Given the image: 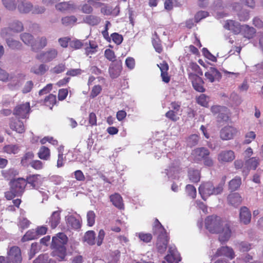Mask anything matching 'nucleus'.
Instances as JSON below:
<instances>
[{
	"instance_id": "nucleus-53",
	"label": "nucleus",
	"mask_w": 263,
	"mask_h": 263,
	"mask_svg": "<svg viewBox=\"0 0 263 263\" xmlns=\"http://www.w3.org/2000/svg\"><path fill=\"white\" fill-rule=\"evenodd\" d=\"M256 138L255 132L251 131L248 132L245 136V143L249 144Z\"/></svg>"
},
{
	"instance_id": "nucleus-7",
	"label": "nucleus",
	"mask_w": 263,
	"mask_h": 263,
	"mask_svg": "<svg viewBox=\"0 0 263 263\" xmlns=\"http://www.w3.org/2000/svg\"><path fill=\"white\" fill-rule=\"evenodd\" d=\"M58 53V52L57 49L50 48L46 51L42 52L37 54L36 58L42 62L48 63L55 59Z\"/></svg>"
},
{
	"instance_id": "nucleus-40",
	"label": "nucleus",
	"mask_w": 263,
	"mask_h": 263,
	"mask_svg": "<svg viewBox=\"0 0 263 263\" xmlns=\"http://www.w3.org/2000/svg\"><path fill=\"white\" fill-rule=\"evenodd\" d=\"M21 39L24 43V44L30 45L31 47V45L34 43V39L33 36L28 33H24L21 34Z\"/></svg>"
},
{
	"instance_id": "nucleus-10",
	"label": "nucleus",
	"mask_w": 263,
	"mask_h": 263,
	"mask_svg": "<svg viewBox=\"0 0 263 263\" xmlns=\"http://www.w3.org/2000/svg\"><path fill=\"white\" fill-rule=\"evenodd\" d=\"M238 130L234 127L226 126L223 127L220 132V137L223 140L233 139L237 134Z\"/></svg>"
},
{
	"instance_id": "nucleus-64",
	"label": "nucleus",
	"mask_w": 263,
	"mask_h": 263,
	"mask_svg": "<svg viewBox=\"0 0 263 263\" xmlns=\"http://www.w3.org/2000/svg\"><path fill=\"white\" fill-rule=\"evenodd\" d=\"M125 64L129 69H133L135 65V62L134 58L128 57L126 59Z\"/></svg>"
},
{
	"instance_id": "nucleus-3",
	"label": "nucleus",
	"mask_w": 263,
	"mask_h": 263,
	"mask_svg": "<svg viewBox=\"0 0 263 263\" xmlns=\"http://www.w3.org/2000/svg\"><path fill=\"white\" fill-rule=\"evenodd\" d=\"M153 233L157 236L156 247L158 252L163 253L165 251L167 245V236L164 228L157 219L156 220L153 228Z\"/></svg>"
},
{
	"instance_id": "nucleus-62",
	"label": "nucleus",
	"mask_w": 263,
	"mask_h": 263,
	"mask_svg": "<svg viewBox=\"0 0 263 263\" xmlns=\"http://www.w3.org/2000/svg\"><path fill=\"white\" fill-rule=\"evenodd\" d=\"M82 70L81 69H70L68 70L66 74L72 77L77 76L81 74Z\"/></svg>"
},
{
	"instance_id": "nucleus-37",
	"label": "nucleus",
	"mask_w": 263,
	"mask_h": 263,
	"mask_svg": "<svg viewBox=\"0 0 263 263\" xmlns=\"http://www.w3.org/2000/svg\"><path fill=\"white\" fill-rule=\"evenodd\" d=\"M241 30L243 31L244 36L248 39H251L253 37L254 34L255 33V29L253 28L249 27L248 25L242 26Z\"/></svg>"
},
{
	"instance_id": "nucleus-23",
	"label": "nucleus",
	"mask_w": 263,
	"mask_h": 263,
	"mask_svg": "<svg viewBox=\"0 0 263 263\" xmlns=\"http://www.w3.org/2000/svg\"><path fill=\"white\" fill-rule=\"evenodd\" d=\"M110 201L112 204L119 209H124L122 197L119 194L115 193L109 196Z\"/></svg>"
},
{
	"instance_id": "nucleus-5",
	"label": "nucleus",
	"mask_w": 263,
	"mask_h": 263,
	"mask_svg": "<svg viewBox=\"0 0 263 263\" xmlns=\"http://www.w3.org/2000/svg\"><path fill=\"white\" fill-rule=\"evenodd\" d=\"M22 260L21 250L17 246H13L8 250L6 257L0 256V263H21Z\"/></svg>"
},
{
	"instance_id": "nucleus-9",
	"label": "nucleus",
	"mask_w": 263,
	"mask_h": 263,
	"mask_svg": "<svg viewBox=\"0 0 263 263\" xmlns=\"http://www.w3.org/2000/svg\"><path fill=\"white\" fill-rule=\"evenodd\" d=\"M30 104L28 102L18 105L14 109V115L21 118H28L30 111Z\"/></svg>"
},
{
	"instance_id": "nucleus-35",
	"label": "nucleus",
	"mask_w": 263,
	"mask_h": 263,
	"mask_svg": "<svg viewBox=\"0 0 263 263\" xmlns=\"http://www.w3.org/2000/svg\"><path fill=\"white\" fill-rule=\"evenodd\" d=\"M49 69L48 66L44 64H40L39 66H35L31 68V71L37 74H43Z\"/></svg>"
},
{
	"instance_id": "nucleus-8",
	"label": "nucleus",
	"mask_w": 263,
	"mask_h": 263,
	"mask_svg": "<svg viewBox=\"0 0 263 263\" xmlns=\"http://www.w3.org/2000/svg\"><path fill=\"white\" fill-rule=\"evenodd\" d=\"M235 158V153L232 150L222 151L217 155V160L221 164L232 162Z\"/></svg>"
},
{
	"instance_id": "nucleus-19",
	"label": "nucleus",
	"mask_w": 263,
	"mask_h": 263,
	"mask_svg": "<svg viewBox=\"0 0 263 263\" xmlns=\"http://www.w3.org/2000/svg\"><path fill=\"white\" fill-rule=\"evenodd\" d=\"M47 45V39L45 36L38 37L34 41V43L31 45V49L34 51L42 49Z\"/></svg>"
},
{
	"instance_id": "nucleus-21",
	"label": "nucleus",
	"mask_w": 263,
	"mask_h": 263,
	"mask_svg": "<svg viewBox=\"0 0 263 263\" xmlns=\"http://www.w3.org/2000/svg\"><path fill=\"white\" fill-rule=\"evenodd\" d=\"M216 255L217 256H224L230 259H232L235 257V254L233 249L229 247H222L217 250Z\"/></svg>"
},
{
	"instance_id": "nucleus-48",
	"label": "nucleus",
	"mask_w": 263,
	"mask_h": 263,
	"mask_svg": "<svg viewBox=\"0 0 263 263\" xmlns=\"http://www.w3.org/2000/svg\"><path fill=\"white\" fill-rule=\"evenodd\" d=\"M3 5L8 10H13L16 8V4L14 0H2Z\"/></svg>"
},
{
	"instance_id": "nucleus-54",
	"label": "nucleus",
	"mask_w": 263,
	"mask_h": 263,
	"mask_svg": "<svg viewBox=\"0 0 263 263\" xmlns=\"http://www.w3.org/2000/svg\"><path fill=\"white\" fill-rule=\"evenodd\" d=\"M30 224V221L24 217H20L18 226L23 229L27 228Z\"/></svg>"
},
{
	"instance_id": "nucleus-59",
	"label": "nucleus",
	"mask_w": 263,
	"mask_h": 263,
	"mask_svg": "<svg viewBox=\"0 0 263 263\" xmlns=\"http://www.w3.org/2000/svg\"><path fill=\"white\" fill-rule=\"evenodd\" d=\"M102 87L100 85H95L92 89L90 93V97L95 98L97 97L101 91Z\"/></svg>"
},
{
	"instance_id": "nucleus-24",
	"label": "nucleus",
	"mask_w": 263,
	"mask_h": 263,
	"mask_svg": "<svg viewBox=\"0 0 263 263\" xmlns=\"http://www.w3.org/2000/svg\"><path fill=\"white\" fill-rule=\"evenodd\" d=\"M85 54L87 55L93 54L97 51L98 46L96 42L89 41L88 42L84 43Z\"/></svg>"
},
{
	"instance_id": "nucleus-39",
	"label": "nucleus",
	"mask_w": 263,
	"mask_h": 263,
	"mask_svg": "<svg viewBox=\"0 0 263 263\" xmlns=\"http://www.w3.org/2000/svg\"><path fill=\"white\" fill-rule=\"evenodd\" d=\"M6 39L8 46L13 49H20L22 47V44L18 41L12 39H8L7 37H4Z\"/></svg>"
},
{
	"instance_id": "nucleus-55",
	"label": "nucleus",
	"mask_w": 263,
	"mask_h": 263,
	"mask_svg": "<svg viewBox=\"0 0 263 263\" xmlns=\"http://www.w3.org/2000/svg\"><path fill=\"white\" fill-rule=\"evenodd\" d=\"M111 38L113 42L117 45H120L123 41V37L118 33H114L111 34Z\"/></svg>"
},
{
	"instance_id": "nucleus-14",
	"label": "nucleus",
	"mask_w": 263,
	"mask_h": 263,
	"mask_svg": "<svg viewBox=\"0 0 263 263\" xmlns=\"http://www.w3.org/2000/svg\"><path fill=\"white\" fill-rule=\"evenodd\" d=\"M26 184V179L20 178L12 182L11 189L16 194L20 195L24 192Z\"/></svg>"
},
{
	"instance_id": "nucleus-20",
	"label": "nucleus",
	"mask_w": 263,
	"mask_h": 263,
	"mask_svg": "<svg viewBox=\"0 0 263 263\" xmlns=\"http://www.w3.org/2000/svg\"><path fill=\"white\" fill-rule=\"evenodd\" d=\"M211 110L214 114H219L218 117L223 120H226L228 118V109L225 107L213 106L211 107Z\"/></svg>"
},
{
	"instance_id": "nucleus-61",
	"label": "nucleus",
	"mask_w": 263,
	"mask_h": 263,
	"mask_svg": "<svg viewBox=\"0 0 263 263\" xmlns=\"http://www.w3.org/2000/svg\"><path fill=\"white\" fill-rule=\"evenodd\" d=\"M49 179L55 185L60 184L63 181V178L58 175H53L50 177Z\"/></svg>"
},
{
	"instance_id": "nucleus-31",
	"label": "nucleus",
	"mask_w": 263,
	"mask_h": 263,
	"mask_svg": "<svg viewBox=\"0 0 263 263\" xmlns=\"http://www.w3.org/2000/svg\"><path fill=\"white\" fill-rule=\"evenodd\" d=\"M57 10L61 11H69L75 8V6L70 2H62L57 4L56 6Z\"/></svg>"
},
{
	"instance_id": "nucleus-13",
	"label": "nucleus",
	"mask_w": 263,
	"mask_h": 263,
	"mask_svg": "<svg viewBox=\"0 0 263 263\" xmlns=\"http://www.w3.org/2000/svg\"><path fill=\"white\" fill-rule=\"evenodd\" d=\"M26 183L29 184L33 189H37L43 182V178L39 174L30 175L27 177Z\"/></svg>"
},
{
	"instance_id": "nucleus-34",
	"label": "nucleus",
	"mask_w": 263,
	"mask_h": 263,
	"mask_svg": "<svg viewBox=\"0 0 263 263\" xmlns=\"http://www.w3.org/2000/svg\"><path fill=\"white\" fill-rule=\"evenodd\" d=\"M96 234L93 231L86 232L84 236V241L89 245H93L95 243Z\"/></svg>"
},
{
	"instance_id": "nucleus-11",
	"label": "nucleus",
	"mask_w": 263,
	"mask_h": 263,
	"mask_svg": "<svg viewBox=\"0 0 263 263\" xmlns=\"http://www.w3.org/2000/svg\"><path fill=\"white\" fill-rule=\"evenodd\" d=\"M210 154L209 151L204 147L197 148L192 152L191 156L192 159L196 162L203 160L204 158Z\"/></svg>"
},
{
	"instance_id": "nucleus-47",
	"label": "nucleus",
	"mask_w": 263,
	"mask_h": 263,
	"mask_svg": "<svg viewBox=\"0 0 263 263\" xmlns=\"http://www.w3.org/2000/svg\"><path fill=\"white\" fill-rule=\"evenodd\" d=\"M185 191L189 196L192 198H195L196 196V188L191 184H188L186 186Z\"/></svg>"
},
{
	"instance_id": "nucleus-33",
	"label": "nucleus",
	"mask_w": 263,
	"mask_h": 263,
	"mask_svg": "<svg viewBox=\"0 0 263 263\" xmlns=\"http://www.w3.org/2000/svg\"><path fill=\"white\" fill-rule=\"evenodd\" d=\"M188 175L189 179L192 182H198L200 180V174L197 170L190 169Z\"/></svg>"
},
{
	"instance_id": "nucleus-58",
	"label": "nucleus",
	"mask_w": 263,
	"mask_h": 263,
	"mask_svg": "<svg viewBox=\"0 0 263 263\" xmlns=\"http://www.w3.org/2000/svg\"><path fill=\"white\" fill-rule=\"evenodd\" d=\"M34 155L32 152L26 153L22 158L21 163L25 165L27 164V161L33 158Z\"/></svg>"
},
{
	"instance_id": "nucleus-15",
	"label": "nucleus",
	"mask_w": 263,
	"mask_h": 263,
	"mask_svg": "<svg viewBox=\"0 0 263 263\" xmlns=\"http://www.w3.org/2000/svg\"><path fill=\"white\" fill-rule=\"evenodd\" d=\"M206 79L209 82L213 83L215 81H219L221 74L220 72L215 68L211 67L204 74Z\"/></svg>"
},
{
	"instance_id": "nucleus-32",
	"label": "nucleus",
	"mask_w": 263,
	"mask_h": 263,
	"mask_svg": "<svg viewBox=\"0 0 263 263\" xmlns=\"http://www.w3.org/2000/svg\"><path fill=\"white\" fill-rule=\"evenodd\" d=\"M101 18L95 15H87L84 18V22L91 26L97 25L100 23Z\"/></svg>"
},
{
	"instance_id": "nucleus-25",
	"label": "nucleus",
	"mask_w": 263,
	"mask_h": 263,
	"mask_svg": "<svg viewBox=\"0 0 263 263\" xmlns=\"http://www.w3.org/2000/svg\"><path fill=\"white\" fill-rule=\"evenodd\" d=\"M227 199L229 203L234 206H237L240 204L242 200V197L237 193L229 194Z\"/></svg>"
},
{
	"instance_id": "nucleus-18",
	"label": "nucleus",
	"mask_w": 263,
	"mask_h": 263,
	"mask_svg": "<svg viewBox=\"0 0 263 263\" xmlns=\"http://www.w3.org/2000/svg\"><path fill=\"white\" fill-rule=\"evenodd\" d=\"M223 27L226 29L231 30L235 34H238L242 28L239 23L232 20H227Z\"/></svg>"
},
{
	"instance_id": "nucleus-41",
	"label": "nucleus",
	"mask_w": 263,
	"mask_h": 263,
	"mask_svg": "<svg viewBox=\"0 0 263 263\" xmlns=\"http://www.w3.org/2000/svg\"><path fill=\"white\" fill-rule=\"evenodd\" d=\"M259 159L256 157H252L246 161V164L250 169L255 170L259 164Z\"/></svg>"
},
{
	"instance_id": "nucleus-16",
	"label": "nucleus",
	"mask_w": 263,
	"mask_h": 263,
	"mask_svg": "<svg viewBox=\"0 0 263 263\" xmlns=\"http://www.w3.org/2000/svg\"><path fill=\"white\" fill-rule=\"evenodd\" d=\"M251 219V214L249 210L246 206H242L240 209L239 220L241 223L244 224H248Z\"/></svg>"
},
{
	"instance_id": "nucleus-63",
	"label": "nucleus",
	"mask_w": 263,
	"mask_h": 263,
	"mask_svg": "<svg viewBox=\"0 0 263 263\" xmlns=\"http://www.w3.org/2000/svg\"><path fill=\"white\" fill-rule=\"evenodd\" d=\"M189 78L192 81V84L197 82H202V79L200 77L192 72L189 73Z\"/></svg>"
},
{
	"instance_id": "nucleus-60",
	"label": "nucleus",
	"mask_w": 263,
	"mask_h": 263,
	"mask_svg": "<svg viewBox=\"0 0 263 263\" xmlns=\"http://www.w3.org/2000/svg\"><path fill=\"white\" fill-rule=\"evenodd\" d=\"M30 164L32 168L37 170L43 167V163L40 160H33L30 162Z\"/></svg>"
},
{
	"instance_id": "nucleus-38",
	"label": "nucleus",
	"mask_w": 263,
	"mask_h": 263,
	"mask_svg": "<svg viewBox=\"0 0 263 263\" xmlns=\"http://www.w3.org/2000/svg\"><path fill=\"white\" fill-rule=\"evenodd\" d=\"M37 236L36 232L33 229L28 231L22 238L23 242L37 239Z\"/></svg>"
},
{
	"instance_id": "nucleus-27",
	"label": "nucleus",
	"mask_w": 263,
	"mask_h": 263,
	"mask_svg": "<svg viewBox=\"0 0 263 263\" xmlns=\"http://www.w3.org/2000/svg\"><path fill=\"white\" fill-rule=\"evenodd\" d=\"M66 222L69 227L76 230L80 229L81 226L79 220L72 215L66 217Z\"/></svg>"
},
{
	"instance_id": "nucleus-51",
	"label": "nucleus",
	"mask_w": 263,
	"mask_h": 263,
	"mask_svg": "<svg viewBox=\"0 0 263 263\" xmlns=\"http://www.w3.org/2000/svg\"><path fill=\"white\" fill-rule=\"evenodd\" d=\"M56 102V97L55 95L50 94L45 99V103L47 106H53Z\"/></svg>"
},
{
	"instance_id": "nucleus-50",
	"label": "nucleus",
	"mask_w": 263,
	"mask_h": 263,
	"mask_svg": "<svg viewBox=\"0 0 263 263\" xmlns=\"http://www.w3.org/2000/svg\"><path fill=\"white\" fill-rule=\"evenodd\" d=\"M105 57L110 61L114 62L116 60L115 52L110 49H107L104 52Z\"/></svg>"
},
{
	"instance_id": "nucleus-22",
	"label": "nucleus",
	"mask_w": 263,
	"mask_h": 263,
	"mask_svg": "<svg viewBox=\"0 0 263 263\" xmlns=\"http://www.w3.org/2000/svg\"><path fill=\"white\" fill-rule=\"evenodd\" d=\"M9 126L11 129L19 134H22L25 131L23 123L19 120H12L9 124Z\"/></svg>"
},
{
	"instance_id": "nucleus-49",
	"label": "nucleus",
	"mask_w": 263,
	"mask_h": 263,
	"mask_svg": "<svg viewBox=\"0 0 263 263\" xmlns=\"http://www.w3.org/2000/svg\"><path fill=\"white\" fill-rule=\"evenodd\" d=\"M66 69V66L65 64L60 63L58 65L54 66L53 68L51 69V71L53 73L59 74L62 73Z\"/></svg>"
},
{
	"instance_id": "nucleus-2",
	"label": "nucleus",
	"mask_w": 263,
	"mask_h": 263,
	"mask_svg": "<svg viewBox=\"0 0 263 263\" xmlns=\"http://www.w3.org/2000/svg\"><path fill=\"white\" fill-rule=\"evenodd\" d=\"M68 241L67 236L63 233H59L52 239L51 248L54 249L52 252L53 256H57L59 261L63 260L66 255L65 245Z\"/></svg>"
},
{
	"instance_id": "nucleus-26",
	"label": "nucleus",
	"mask_w": 263,
	"mask_h": 263,
	"mask_svg": "<svg viewBox=\"0 0 263 263\" xmlns=\"http://www.w3.org/2000/svg\"><path fill=\"white\" fill-rule=\"evenodd\" d=\"M17 8L21 13H28L32 11L33 5L30 2L24 1L18 4Z\"/></svg>"
},
{
	"instance_id": "nucleus-1",
	"label": "nucleus",
	"mask_w": 263,
	"mask_h": 263,
	"mask_svg": "<svg viewBox=\"0 0 263 263\" xmlns=\"http://www.w3.org/2000/svg\"><path fill=\"white\" fill-rule=\"evenodd\" d=\"M205 228L212 233H219V240L221 242L227 241L231 237V231L229 225L220 217L212 215L205 220Z\"/></svg>"
},
{
	"instance_id": "nucleus-57",
	"label": "nucleus",
	"mask_w": 263,
	"mask_h": 263,
	"mask_svg": "<svg viewBox=\"0 0 263 263\" xmlns=\"http://www.w3.org/2000/svg\"><path fill=\"white\" fill-rule=\"evenodd\" d=\"M208 16V12L204 11H201L197 12L195 16V20L196 22H199L201 20Z\"/></svg>"
},
{
	"instance_id": "nucleus-12",
	"label": "nucleus",
	"mask_w": 263,
	"mask_h": 263,
	"mask_svg": "<svg viewBox=\"0 0 263 263\" xmlns=\"http://www.w3.org/2000/svg\"><path fill=\"white\" fill-rule=\"evenodd\" d=\"M165 258L168 263H178L181 260L179 253L174 247H169L168 253ZM162 263L166 262L163 261Z\"/></svg>"
},
{
	"instance_id": "nucleus-42",
	"label": "nucleus",
	"mask_w": 263,
	"mask_h": 263,
	"mask_svg": "<svg viewBox=\"0 0 263 263\" xmlns=\"http://www.w3.org/2000/svg\"><path fill=\"white\" fill-rule=\"evenodd\" d=\"M136 235L140 239L141 241L144 242L148 243L152 239V235L150 233H144L143 232L137 233Z\"/></svg>"
},
{
	"instance_id": "nucleus-4",
	"label": "nucleus",
	"mask_w": 263,
	"mask_h": 263,
	"mask_svg": "<svg viewBox=\"0 0 263 263\" xmlns=\"http://www.w3.org/2000/svg\"><path fill=\"white\" fill-rule=\"evenodd\" d=\"M225 180L215 186L211 182H207L201 184L199 187V192L201 198L206 200L211 195H217L221 194L223 190Z\"/></svg>"
},
{
	"instance_id": "nucleus-30",
	"label": "nucleus",
	"mask_w": 263,
	"mask_h": 263,
	"mask_svg": "<svg viewBox=\"0 0 263 263\" xmlns=\"http://www.w3.org/2000/svg\"><path fill=\"white\" fill-rule=\"evenodd\" d=\"M38 157L43 160H48L50 157V149L44 146L41 147L38 153Z\"/></svg>"
},
{
	"instance_id": "nucleus-28",
	"label": "nucleus",
	"mask_w": 263,
	"mask_h": 263,
	"mask_svg": "<svg viewBox=\"0 0 263 263\" xmlns=\"http://www.w3.org/2000/svg\"><path fill=\"white\" fill-rule=\"evenodd\" d=\"M60 211L53 212L49 219V223L52 229L56 228L60 223Z\"/></svg>"
},
{
	"instance_id": "nucleus-44",
	"label": "nucleus",
	"mask_w": 263,
	"mask_h": 263,
	"mask_svg": "<svg viewBox=\"0 0 263 263\" xmlns=\"http://www.w3.org/2000/svg\"><path fill=\"white\" fill-rule=\"evenodd\" d=\"M77 20V18L74 16H66L62 18V23L64 25L68 26L73 25Z\"/></svg>"
},
{
	"instance_id": "nucleus-29",
	"label": "nucleus",
	"mask_w": 263,
	"mask_h": 263,
	"mask_svg": "<svg viewBox=\"0 0 263 263\" xmlns=\"http://www.w3.org/2000/svg\"><path fill=\"white\" fill-rule=\"evenodd\" d=\"M20 147L18 144H8L3 147V152L8 154L15 155L19 153Z\"/></svg>"
},
{
	"instance_id": "nucleus-45",
	"label": "nucleus",
	"mask_w": 263,
	"mask_h": 263,
	"mask_svg": "<svg viewBox=\"0 0 263 263\" xmlns=\"http://www.w3.org/2000/svg\"><path fill=\"white\" fill-rule=\"evenodd\" d=\"M209 101V98L208 97L205 96L204 94H201L197 98V102L198 104H200V105L204 106V107H207L208 105Z\"/></svg>"
},
{
	"instance_id": "nucleus-46",
	"label": "nucleus",
	"mask_w": 263,
	"mask_h": 263,
	"mask_svg": "<svg viewBox=\"0 0 263 263\" xmlns=\"http://www.w3.org/2000/svg\"><path fill=\"white\" fill-rule=\"evenodd\" d=\"M199 141V137L196 134H193L191 135L187 140V145L192 147L197 144Z\"/></svg>"
},
{
	"instance_id": "nucleus-17",
	"label": "nucleus",
	"mask_w": 263,
	"mask_h": 263,
	"mask_svg": "<svg viewBox=\"0 0 263 263\" xmlns=\"http://www.w3.org/2000/svg\"><path fill=\"white\" fill-rule=\"evenodd\" d=\"M122 66L121 62L119 61L111 63L109 68L110 76L113 79L118 77L120 74Z\"/></svg>"
},
{
	"instance_id": "nucleus-43",
	"label": "nucleus",
	"mask_w": 263,
	"mask_h": 263,
	"mask_svg": "<svg viewBox=\"0 0 263 263\" xmlns=\"http://www.w3.org/2000/svg\"><path fill=\"white\" fill-rule=\"evenodd\" d=\"M87 225L92 227L95 223L96 214L93 211H89L86 215Z\"/></svg>"
},
{
	"instance_id": "nucleus-56",
	"label": "nucleus",
	"mask_w": 263,
	"mask_h": 263,
	"mask_svg": "<svg viewBox=\"0 0 263 263\" xmlns=\"http://www.w3.org/2000/svg\"><path fill=\"white\" fill-rule=\"evenodd\" d=\"M165 116L173 121H176L179 119V117L177 115V112L172 110L167 111L165 114Z\"/></svg>"
},
{
	"instance_id": "nucleus-36",
	"label": "nucleus",
	"mask_w": 263,
	"mask_h": 263,
	"mask_svg": "<svg viewBox=\"0 0 263 263\" xmlns=\"http://www.w3.org/2000/svg\"><path fill=\"white\" fill-rule=\"evenodd\" d=\"M241 184V179L240 177H235L229 182V189L232 191L237 190Z\"/></svg>"
},
{
	"instance_id": "nucleus-52",
	"label": "nucleus",
	"mask_w": 263,
	"mask_h": 263,
	"mask_svg": "<svg viewBox=\"0 0 263 263\" xmlns=\"http://www.w3.org/2000/svg\"><path fill=\"white\" fill-rule=\"evenodd\" d=\"M69 45L71 48L75 49H79L84 46V43H82L81 41L76 39L70 41Z\"/></svg>"
},
{
	"instance_id": "nucleus-6",
	"label": "nucleus",
	"mask_w": 263,
	"mask_h": 263,
	"mask_svg": "<svg viewBox=\"0 0 263 263\" xmlns=\"http://www.w3.org/2000/svg\"><path fill=\"white\" fill-rule=\"evenodd\" d=\"M24 27L22 23L18 21L11 22L9 27L2 30L1 35L3 37H6L11 35V32H20L23 30Z\"/></svg>"
}]
</instances>
